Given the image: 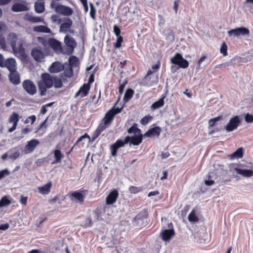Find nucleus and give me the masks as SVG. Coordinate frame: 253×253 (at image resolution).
<instances>
[{
	"label": "nucleus",
	"instance_id": "nucleus-1",
	"mask_svg": "<svg viewBox=\"0 0 253 253\" xmlns=\"http://www.w3.org/2000/svg\"><path fill=\"white\" fill-rule=\"evenodd\" d=\"M37 85L41 96L46 95L47 89L53 86L52 76L48 73L41 74L40 79L37 82Z\"/></svg>",
	"mask_w": 253,
	"mask_h": 253
},
{
	"label": "nucleus",
	"instance_id": "nucleus-2",
	"mask_svg": "<svg viewBox=\"0 0 253 253\" xmlns=\"http://www.w3.org/2000/svg\"><path fill=\"white\" fill-rule=\"evenodd\" d=\"M149 214L147 209H143L140 211L133 218V222L136 226L139 228L145 226L144 224V220L148 217Z\"/></svg>",
	"mask_w": 253,
	"mask_h": 253
},
{
	"label": "nucleus",
	"instance_id": "nucleus-3",
	"mask_svg": "<svg viewBox=\"0 0 253 253\" xmlns=\"http://www.w3.org/2000/svg\"><path fill=\"white\" fill-rule=\"evenodd\" d=\"M171 63L178 65L182 68H186L189 66V62L185 59L183 58L181 54L176 53L175 55L170 59Z\"/></svg>",
	"mask_w": 253,
	"mask_h": 253
},
{
	"label": "nucleus",
	"instance_id": "nucleus-4",
	"mask_svg": "<svg viewBox=\"0 0 253 253\" xmlns=\"http://www.w3.org/2000/svg\"><path fill=\"white\" fill-rule=\"evenodd\" d=\"M241 121L238 116L231 118L228 124L225 126L227 132H231L236 129L240 125Z\"/></svg>",
	"mask_w": 253,
	"mask_h": 253
},
{
	"label": "nucleus",
	"instance_id": "nucleus-5",
	"mask_svg": "<svg viewBox=\"0 0 253 253\" xmlns=\"http://www.w3.org/2000/svg\"><path fill=\"white\" fill-rule=\"evenodd\" d=\"M24 90L30 95H34L37 92V87L35 84L30 80H24L22 83Z\"/></svg>",
	"mask_w": 253,
	"mask_h": 253
},
{
	"label": "nucleus",
	"instance_id": "nucleus-6",
	"mask_svg": "<svg viewBox=\"0 0 253 253\" xmlns=\"http://www.w3.org/2000/svg\"><path fill=\"white\" fill-rule=\"evenodd\" d=\"M128 138L125 139L124 140L122 139H118L116 142L112 144L110 146V150L111 152V155L113 157H115L117 155V151L119 148L123 147L126 144L128 143Z\"/></svg>",
	"mask_w": 253,
	"mask_h": 253
},
{
	"label": "nucleus",
	"instance_id": "nucleus-7",
	"mask_svg": "<svg viewBox=\"0 0 253 253\" xmlns=\"http://www.w3.org/2000/svg\"><path fill=\"white\" fill-rule=\"evenodd\" d=\"M56 12L64 16H70L73 13V10L71 7L62 4H57L55 7Z\"/></svg>",
	"mask_w": 253,
	"mask_h": 253
},
{
	"label": "nucleus",
	"instance_id": "nucleus-8",
	"mask_svg": "<svg viewBox=\"0 0 253 253\" xmlns=\"http://www.w3.org/2000/svg\"><path fill=\"white\" fill-rule=\"evenodd\" d=\"M64 42L68 47L67 52L68 54H72L75 48L77 46V42L74 38L66 35L64 38Z\"/></svg>",
	"mask_w": 253,
	"mask_h": 253
},
{
	"label": "nucleus",
	"instance_id": "nucleus-9",
	"mask_svg": "<svg viewBox=\"0 0 253 253\" xmlns=\"http://www.w3.org/2000/svg\"><path fill=\"white\" fill-rule=\"evenodd\" d=\"M115 116L109 110L105 115L104 118L102 120L99 125L103 126L105 129L108 127L112 123L114 119Z\"/></svg>",
	"mask_w": 253,
	"mask_h": 253
},
{
	"label": "nucleus",
	"instance_id": "nucleus-10",
	"mask_svg": "<svg viewBox=\"0 0 253 253\" xmlns=\"http://www.w3.org/2000/svg\"><path fill=\"white\" fill-rule=\"evenodd\" d=\"M40 144L38 140L33 139L27 142L24 147V152L25 154H29L33 152L36 147Z\"/></svg>",
	"mask_w": 253,
	"mask_h": 253
},
{
	"label": "nucleus",
	"instance_id": "nucleus-11",
	"mask_svg": "<svg viewBox=\"0 0 253 253\" xmlns=\"http://www.w3.org/2000/svg\"><path fill=\"white\" fill-rule=\"evenodd\" d=\"M228 35L231 36L232 35L239 36L240 35H248L250 34L249 30L245 27H240L234 29H232L228 32Z\"/></svg>",
	"mask_w": 253,
	"mask_h": 253
},
{
	"label": "nucleus",
	"instance_id": "nucleus-12",
	"mask_svg": "<svg viewBox=\"0 0 253 253\" xmlns=\"http://www.w3.org/2000/svg\"><path fill=\"white\" fill-rule=\"evenodd\" d=\"M175 235V231L173 228L169 229H164L161 231L160 237L164 241H168Z\"/></svg>",
	"mask_w": 253,
	"mask_h": 253
},
{
	"label": "nucleus",
	"instance_id": "nucleus-13",
	"mask_svg": "<svg viewBox=\"0 0 253 253\" xmlns=\"http://www.w3.org/2000/svg\"><path fill=\"white\" fill-rule=\"evenodd\" d=\"M47 43L49 46H50L54 51L55 52H61L62 51V46L61 42L58 40L54 38H49L47 40Z\"/></svg>",
	"mask_w": 253,
	"mask_h": 253
},
{
	"label": "nucleus",
	"instance_id": "nucleus-14",
	"mask_svg": "<svg viewBox=\"0 0 253 253\" xmlns=\"http://www.w3.org/2000/svg\"><path fill=\"white\" fill-rule=\"evenodd\" d=\"M31 55L38 62H41L44 58V54L41 47H35L31 51Z\"/></svg>",
	"mask_w": 253,
	"mask_h": 253
},
{
	"label": "nucleus",
	"instance_id": "nucleus-15",
	"mask_svg": "<svg viewBox=\"0 0 253 253\" xmlns=\"http://www.w3.org/2000/svg\"><path fill=\"white\" fill-rule=\"evenodd\" d=\"M16 63L15 60L13 58H9L5 59L2 67H6L9 72L14 71L16 69Z\"/></svg>",
	"mask_w": 253,
	"mask_h": 253
},
{
	"label": "nucleus",
	"instance_id": "nucleus-16",
	"mask_svg": "<svg viewBox=\"0 0 253 253\" xmlns=\"http://www.w3.org/2000/svg\"><path fill=\"white\" fill-rule=\"evenodd\" d=\"M126 138H128V142H130L131 144L136 146L139 145L142 142L143 135L142 134H140L132 136H127L125 137V139Z\"/></svg>",
	"mask_w": 253,
	"mask_h": 253
},
{
	"label": "nucleus",
	"instance_id": "nucleus-17",
	"mask_svg": "<svg viewBox=\"0 0 253 253\" xmlns=\"http://www.w3.org/2000/svg\"><path fill=\"white\" fill-rule=\"evenodd\" d=\"M161 128L160 126H155L149 129L144 134V136L150 137L152 136H159L161 132Z\"/></svg>",
	"mask_w": 253,
	"mask_h": 253
},
{
	"label": "nucleus",
	"instance_id": "nucleus-18",
	"mask_svg": "<svg viewBox=\"0 0 253 253\" xmlns=\"http://www.w3.org/2000/svg\"><path fill=\"white\" fill-rule=\"evenodd\" d=\"M90 88V85L84 84L76 92L75 97L81 95L82 97H84L87 95Z\"/></svg>",
	"mask_w": 253,
	"mask_h": 253
},
{
	"label": "nucleus",
	"instance_id": "nucleus-19",
	"mask_svg": "<svg viewBox=\"0 0 253 253\" xmlns=\"http://www.w3.org/2000/svg\"><path fill=\"white\" fill-rule=\"evenodd\" d=\"M119 193L117 190L112 191L106 197V202L107 205L114 203L118 197Z\"/></svg>",
	"mask_w": 253,
	"mask_h": 253
},
{
	"label": "nucleus",
	"instance_id": "nucleus-20",
	"mask_svg": "<svg viewBox=\"0 0 253 253\" xmlns=\"http://www.w3.org/2000/svg\"><path fill=\"white\" fill-rule=\"evenodd\" d=\"M11 9L13 12H18L27 11L29 10V8L23 3L16 2L13 4Z\"/></svg>",
	"mask_w": 253,
	"mask_h": 253
},
{
	"label": "nucleus",
	"instance_id": "nucleus-21",
	"mask_svg": "<svg viewBox=\"0 0 253 253\" xmlns=\"http://www.w3.org/2000/svg\"><path fill=\"white\" fill-rule=\"evenodd\" d=\"M9 79L10 81L15 85H17L20 83V76L18 73L16 71V69L14 71L10 72Z\"/></svg>",
	"mask_w": 253,
	"mask_h": 253
},
{
	"label": "nucleus",
	"instance_id": "nucleus-22",
	"mask_svg": "<svg viewBox=\"0 0 253 253\" xmlns=\"http://www.w3.org/2000/svg\"><path fill=\"white\" fill-rule=\"evenodd\" d=\"M66 21L61 24L60 32L67 33L73 24V21L70 18H66Z\"/></svg>",
	"mask_w": 253,
	"mask_h": 253
},
{
	"label": "nucleus",
	"instance_id": "nucleus-23",
	"mask_svg": "<svg viewBox=\"0 0 253 253\" xmlns=\"http://www.w3.org/2000/svg\"><path fill=\"white\" fill-rule=\"evenodd\" d=\"M53 154L54 155V160L52 163V164H55L57 163H61L62 159L64 156L59 149H55L53 151Z\"/></svg>",
	"mask_w": 253,
	"mask_h": 253
},
{
	"label": "nucleus",
	"instance_id": "nucleus-24",
	"mask_svg": "<svg viewBox=\"0 0 253 253\" xmlns=\"http://www.w3.org/2000/svg\"><path fill=\"white\" fill-rule=\"evenodd\" d=\"M244 155V149L242 147H240L237 149L233 153L228 155V157L231 160L242 158Z\"/></svg>",
	"mask_w": 253,
	"mask_h": 253
},
{
	"label": "nucleus",
	"instance_id": "nucleus-25",
	"mask_svg": "<svg viewBox=\"0 0 253 253\" xmlns=\"http://www.w3.org/2000/svg\"><path fill=\"white\" fill-rule=\"evenodd\" d=\"M17 40V37L16 34L11 33L8 35V41L13 50L16 48V42Z\"/></svg>",
	"mask_w": 253,
	"mask_h": 253
},
{
	"label": "nucleus",
	"instance_id": "nucleus-26",
	"mask_svg": "<svg viewBox=\"0 0 253 253\" xmlns=\"http://www.w3.org/2000/svg\"><path fill=\"white\" fill-rule=\"evenodd\" d=\"M235 170L238 174L242 175L246 177H250L253 176V170L251 169H243L239 168H235Z\"/></svg>",
	"mask_w": 253,
	"mask_h": 253
},
{
	"label": "nucleus",
	"instance_id": "nucleus-27",
	"mask_svg": "<svg viewBox=\"0 0 253 253\" xmlns=\"http://www.w3.org/2000/svg\"><path fill=\"white\" fill-rule=\"evenodd\" d=\"M63 70V66L60 63L55 62H53L50 67L49 70L51 73H58Z\"/></svg>",
	"mask_w": 253,
	"mask_h": 253
},
{
	"label": "nucleus",
	"instance_id": "nucleus-28",
	"mask_svg": "<svg viewBox=\"0 0 253 253\" xmlns=\"http://www.w3.org/2000/svg\"><path fill=\"white\" fill-rule=\"evenodd\" d=\"M161 63L159 61L156 64L153 65L152 66L151 69H149L147 71V74L145 76L144 79L147 80L149 79V76L152 75L153 73H156L157 72L160 68Z\"/></svg>",
	"mask_w": 253,
	"mask_h": 253
},
{
	"label": "nucleus",
	"instance_id": "nucleus-29",
	"mask_svg": "<svg viewBox=\"0 0 253 253\" xmlns=\"http://www.w3.org/2000/svg\"><path fill=\"white\" fill-rule=\"evenodd\" d=\"M161 63L159 61L156 64L153 65L152 66L151 69H149L147 71V74L145 76L144 79L147 80L149 79V76L152 75L153 73H156L157 72L160 68Z\"/></svg>",
	"mask_w": 253,
	"mask_h": 253
},
{
	"label": "nucleus",
	"instance_id": "nucleus-30",
	"mask_svg": "<svg viewBox=\"0 0 253 253\" xmlns=\"http://www.w3.org/2000/svg\"><path fill=\"white\" fill-rule=\"evenodd\" d=\"M52 186V183L51 181L48 182L46 184L42 186L39 187L38 190L39 192L43 195L48 194L50 191V189Z\"/></svg>",
	"mask_w": 253,
	"mask_h": 253
},
{
	"label": "nucleus",
	"instance_id": "nucleus-31",
	"mask_svg": "<svg viewBox=\"0 0 253 253\" xmlns=\"http://www.w3.org/2000/svg\"><path fill=\"white\" fill-rule=\"evenodd\" d=\"M33 31L35 32L44 33L50 34L51 33V30L47 26L44 25H38L33 28Z\"/></svg>",
	"mask_w": 253,
	"mask_h": 253
},
{
	"label": "nucleus",
	"instance_id": "nucleus-32",
	"mask_svg": "<svg viewBox=\"0 0 253 253\" xmlns=\"http://www.w3.org/2000/svg\"><path fill=\"white\" fill-rule=\"evenodd\" d=\"M86 192V190H84L82 191L83 193L82 194L78 191H75L72 193L71 196L77 199L79 202L83 203L84 201V195H85Z\"/></svg>",
	"mask_w": 253,
	"mask_h": 253
},
{
	"label": "nucleus",
	"instance_id": "nucleus-33",
	"mask_svg": "<svg viewBox=\"0 0 253 253\" xmlns=\"http://www.w3.org/2000/svg\"><path fill=\"white\" fill-rule=\"evenodd\" d=\"M73 69L72 67L69 66L64 70L62 73L60 74V77L63 79V81H65V79L64 78V77L70 78L73 76Z\"/></svg>",
	"mask_w": 253,
	"mask_h": 253
},
{
	"label": "nucleus",
	"instance_id": "nucleus-34",
	"mask_svg": "<svg viewBox=\"0 0 253 253\" xmlns=\"http://www.w3.org/2000/svg\"><path fill=\"white\" fill-rule=\"evenodd\" d=\"M35 10L37 13H42L45 10L44 2L36 1L34 4Z\"/></svg>",
	"mask_w": 253,
	"mask_h": 253
},
{
	"label": "nucleus",
	"instance_id": "nucleus-35",
	"mask_svg": "<svg viewBox=\"0 0 253 253\" xmlns=\"http://www.w3.org/2000/svg\"><path fill=\"white\" fill-rule=\"evenodd\" d=\"M26 19L29 22L32 23L44 22V19L38 16H34L30 14L26 15Z\"/></svg>",
	"mask_w": 253,
	"mask_h": 253
},
{
	"label": "nucleus",
	"instance_id": "nucleus-36",
	"mask_svg": "<svg viewBox=\"0 0 253 253\" xmlns=\"http://www.w3.org/2000/svg\"><path fill=\"white\" fill-rule=\"evenodd\" d=\"M105 129L101 126L100 125H98L96 130L93 132L91 136V141H94L101 134V133Z\"/></svg>",
	"mask_w": 253,
	"mask_h": 253
},
{
	"label": "nucleus",
	"instance_id": "nucleus-37",
	"mask_svg": "<svg viewBox=\"0 0 253 253\" xmlns=\"http://www.w3.org/2000/svg\"><path fill=\"white\" fill-rule=\"evenodd\" d=\"M53 86L56 88H61L63 86L61 79L56 76H52Z\"/></svg>",
	"mask_w": 253,
	"mask_h": 253
},
{
	"label": "nucleus",
	"instance_id": "nucleus-38",
	"mask_svg": "<svg viewBox=\"0 0 253 253\" xmlns=\"http://www.w3.org/2000/svg\"><path fill=\"white\" fill-rule=\"evenodd\" d=\"M164 105V97H162L160 98L158 101L155 102L152 104L151 105V109L152 110H155L157 109H158L162 106H163Z\"/></svg>",
	"mask_w": 253,
	"mask_h": 253
},
{
	"label": "nucleus",
	"instance_id": "nucleus-39",
	"mask_svg": "<svg viewBox=\"0 0 253 253\" xmlns=\"http://www.w3.org/2000/svg\"><path fill=\"white\" fill-rule=\"evenodd\" d=\"M134 93L133 89L128 88L127 89L124 97V101L125 102L128 101L132 97Z\"/></svg>",
	"mask_w": 253,
	"mask_h": 253
},
{
	"label": "nucleus",
	"instance_id": "nucleus-40",
	"mask_svg": "<svg viewBox=\"0 0 253 253\" xmlns=\"http://www.w3.org/2000/svg\"><path fill=\"white\" fill-rule=\"evenodd\" d=\"M69 66L72 67V68L77 66L79 64V58L76 56H71L69 58Z\"/></svg>",
	"mask_w": 253,
	"mask_h": 253
},
{
	"label": "nucleus",
	"instance_id": "nucleus-41",
	"mask_svg": "<svg viewBox=\"0 0 253 253\" xmlns=\"http://www.w3.org/2000/svg\"><path fill=\"white\" fill-rule=\"evenodd\" d=\"M10 152L9 157L10 159L15 160L18 158L20 156V152L19 150H15V148L10 150L9 151Z\"/></svg>",
	"mask_w": 253,
	"mask_h": 253
},
{
	"label": "nucleus",
	"instance_id": "nucleus-42",
	"mask_svg": "<svg viewBox=\"0 0 253 253\" xmlns=\"http://www.w3.org/2000/svg\"><path fill=\"white\" fill-rule=\"evenodd\" d=\"M128 190L131 194H136L139 192H141L143 190V187L130 186L129 187Z\"/></svg>",
	"mask_w": 253,
	"mask_h": 253
},
{
	"label": "nucleus",
	"instance_id": "nucleus-43",
	"mask_svg": "<svg viewBox=\"0 0 253 253\" xmlns=\"http://www.w3.org/2000/svg\"><path fill=\"white\" fill-rule=\"evenodd\" d=\"M11 202L6 196L2 197L0 201V208L7 206L10 204Z\"/></svg>",
	"mask_w": 253,
	"mask_h": 253
},
{
	"label": "nucleus",
	"instance_id": "nucleus-44",
	"mask_svg": "<svg viewBox=\"0 0 253 253\" xmlns=\"http://www.w3.org/2000/svg\"><path fill=\"white\" fill-rule=\"evenodd\" d=\"M188 219L190 222H197L199 220V218L195 214L194 210H193L189 213L188 216Z\"/></svg>",
	"mask_w": 253,
	"mask_h": 253
},
{
	"label": "nucleus",
	"instance_id": "nucleus-45",
	"mask_svg": "<svg viewBox=\"0 0 253 253\" xmlns=\"http://www.w3.org/2000/svg\"><path fill=\"white\" fill-rule=\"evenodd\" d=\"M221 119H222V116H219L217 117L210 119L209 121V128H210L211 127H212L213 126H215V123L221 120Z\"/></svg>",
	"mask_w": 253,
	"mask_h": 253
},
{
	"label": "nucleus",
	"instance_id": "nucleus-46",
	"mask_svg": "<svg viewBox=\"0 0 253 253\" xmlns=\"http://www.w3.org/2000/svg\"><path fill=\"white\" fill-rule=\"evenodd\" d=\"M141 131L140 129L137 127V125L136 123L133 124V125L127 129V132L128 133H136L137 132L140 133Z\"/></svg>",
	"mask_w": 253,
	"mask_h": 253
},
{
	"label": "nucleus",
	"instance_id": "nucleus-47",
	"mask_svg": "<svg viewBox=\"0 0 253 253\" xmlns=\"http://www.w3.org/2000/svg\"><path fill=\"white\" fill-rule=\"evenodd\" d=\"M19 120V117L18 114L16 113L13 112L11 116H10L8 122L9 123H13V122H18Z\"/></svg>",
	"mask_w": 253,
	"mask_h": 253
},
{
	"label": "nucleus",
	"instance_id": "nucleus-48",
	"mask_svg": "<svg viewBox=\"0 0 253 253\" xmlns=\"http://www.w3.org/2000/svg\"><path fill=\"white\" fill-rule=\"evenodd\" d=\"M90 6V16L93 20H95L96 19V9L95 7L94 6L93 3H89Z\"/></svg>",
	"mask_w": 253,
	"mask_h": 253
},
{
	"label": "nucleus",
	"instance_id": "nucleus-49",
	"mask_svg": "<svg viewBox=\"0 0 253 253\" xmlns=\"http://www.w3.org/2000/svg\"><path fill=\"white\" fill-rule=\"evenodd\" d=\"M152 119V117L146 116L142 118L140 120V123L142 125H146L150 122Z\"/></svg>",
	"mask_w": 253,
	"mask_h": 253
},
{
	"label": "nucleus",
	"instance_id": "nucleus-50",
	"mask_svg": "<svg viewBox=\"0 0 253 253\" xmlns=\"http://www.w3.org/2000/svg\"><path fill=\"white\" fill-rule=\"evenodd\" d=\"M117 39L116 42L114 44V47L116 48H119L122 46V43L123 42V37L120 36H117Z\"/></svg>",
	"mask_w": 253,
	"mask_h": 253
},
{
	"label": "nucleus",
	"instance_id": "nucleus-51",
	"mask_svg": "<svg viewBox=\"0 0 253 253\" xmlns=\"http://www.w3.org/2000/svg\"><path fill=\"white\" fill-rule=\"evenodd\" d=\"M220 51L224 56L227 55V46L224 42L222 43L220 47Z\"/></svg>",
	"mask_w": 253,
	"mask_h": 253
},
{
	"label": "nucleus",
	"instance_id": "nucleus-52",
	"mask_svg": "<svg viewBox=\"0 0 253 253\" xmlns=\"http://www.w3.org/2000/svg\"><path fill=\"white\" fill-rule=\"evenodd\" d=\"M47 119H48V118H46V119L40 125L39 127H38L37 130L36 131V132L40 131L42 127H44V130L42 132V133L45 132V129L47 126V125H46V122Z\"/></svg>",
	"mask_w": 253,
	"mask_h": 253
},
{
	"label": "nucleus",
	"instance_id": "nucleus-53",
	"mask_svg": "<svg viewBox=\"0 0 253 253\" xmlns=\"http://www.w3.org/2000/svg\"><path fill=\"white\" fill-rule=\"evenodd\" d=\"M245 121L248 123H251L253 122V115L249 113L246 114L245 116Z\"/></svg>",
	"mask_w": 253,
	"mask_h": 253
},
{
	"label": "nucleus",
	"instance_id": "nucleus-54",
	"mask_svg": "<svg viewBox=\"0 0 253 253\" xmlns=\"http://www.w3.org/2000/svg\"><path fill=\"white\" fill-rule=\"evenodd\" d=\"M92 221L90 217H88L86 218L85 223L84 225V227H88L92 226Z\"/></svg>",
	"mask_w": 253,
	"mask_h": 253
},
{
	"label": "nucleus",
	"instance_id": "nucleus-55",
	"mask_svg": "<svg viewBox=\"0 0 253 253\" xmlns=\"http://www.w3.org/2000/svg\"><path fill=\"white\" fill-rule=\"evenodd\" d=\"M213 173H209V179L206 180L205 181V183L206 185L208 186H211L213 185L214 183V181L213 180L211 179V174H212Z\"/></svg>",
	"mask_w": 253,
	"mask_h": 253
},
{
	"label": "nucleus",
	"instance_id": "nucleus-56",
	"mask_svg": "<svg viewBox=\"0 0 253 253\" xmlns=\"http://www.w3.org/2000/svg\"><path fill=\"white\" fill-rule=\"evenodd\" d=\"M51 20L53 23L57 22L58 24H60L61 22V19L59 18L58 16L56 14H53L51 16Z\"/></svg>",
	"mask_w": 253,
	"mask_h": 253
},
{
	"label": "nucleus",
	"instance_id": "nucleus-57",
	"mask_svg": "<svg viewBox=\"0 0 253 253\" xmlns=\"http://www.w3.org/2000/svg\"><path fill=\"white\" fill-rule=\"evenodd\" d=\"M207 58L206 55H202L201 57L199 59L197 62V69H200L201 68V64Z\"/></svg>",
	"mask_w": 253,
	"mask_h": 253
},
{
	"label": "nucleus",
	"instance_id": "nucleus-58",
	"mask_svg": "<svg viewBox=\"0 0 253 253\" xmlns=\"http://www.w3.org/2000/svg\"><path fill=\"white\" fill-rule=\"evenodd\" d=\"M109 110L113 114V115L115 116L116 115L121 112V108H119L118 107L115 108L114 107Z\"/></svg>",
	"mask_w": 253,
	"mask_h": 253
},
{
	"label": "nucleus",
	"instance_id": "nucleus-59",
	"mask_svg": "<svg viewBox=\"0 0 253 253\" xmlns=\"http://www.w3.org/2000/svg\"><path fill=\"white\" fill-rule=\"evenodd\" d=\"M36 120V117L35 115H32L31 116L28 117L26 120L25 123H28L29 122H31V124H33Z\"/></svg>",
	"mask_w": 253,
	"mask_h": 253
},
{
	"label": "nucleus",
	"instance_id": "nucleus-60",
	"mask_svg": "<svg viewBox=\"0 0 253 253\" xmlns=\"http://www.w3.org/2000/svg\"><path fill=\"white\" fill-rule=\"evenodd\" d=\"M9 174V171L6 169H3L0 171V179L5 176L6 175H8Z\"/></svg>",
	"mask_w": 253,
	"mask_h": 253
},
{
	"label": "nucleus",
	"instance_id": "nucleus-61",
	"mask_svg": "<svg viewBox=\"0 0 253 253\" xmlns=\"http://www.w3.org/2000/svg\"><path fill=\"white\" fill-rule=\"evenodd\" d=\"M114 32L115 33L116 36H120L121 34V30L120 28L116 25H115L113 27Z\"/></svg>",
	"mask_w": 253,
	"mask_h": 253
},
{
	"label": "nucleus",
	"instance_id": "nucleus-62",
	"mask_svg": "<svg viewBox=\"0 0 253 253\" xmlns=\"http://www.w3.org/2000/svg\"><path fill=\"white\" fill-rule=\"evenodd\" d=\"M28 200L27 197H24L23 195L21 196V198L20 200V202L21 204L26 206L27 205V202Z\"/></svg>",
	"mask_w": 253,
	"mask_h": 253
},
{
	"label": "nucleus",
	"instance_id": "nucleus-63",
	"mask_svg": "<svg viewBox=\"0 0 253 253\" xmlns=\"http://www.w3.org/2000/svg\"><path fill=\"white\" fill-rule=\"evenodd\" d=\"M0 45L2 48H4L6 47V42L5 39L2 36H0Z\"/></svg>",
	"mask_w": 253,
	"mask_h": 253
},
{
	"label": "nucleus",
	"instance_id": "nucleus-64",
	"mask_svg": "<svg viewBox=\"0 0 253 253\" xmlns=\"http://www.w3.org/2000/svg\"><path fill=\"white\" fill-rule=\"evenodd\" d=\"M127 84V82L126 81L124 84H122L120 85L119 88V92L120 94H122L124 92V88L125 87L126 84Z\"/></svg>",
	"mask_w": 253,
	"mask_h": 253
}]
</instances>
